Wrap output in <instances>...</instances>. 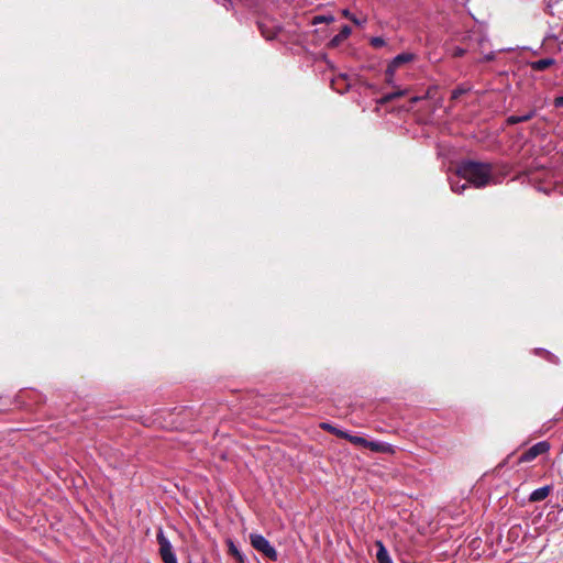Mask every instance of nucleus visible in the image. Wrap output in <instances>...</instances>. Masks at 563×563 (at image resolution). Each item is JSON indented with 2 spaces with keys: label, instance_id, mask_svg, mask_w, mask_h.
<instances>
[{
  "label": "nucleus",
  "instance_id": "nucleus-15",
  "mask_svg": "<svg viewBox=\"0 0 563 563\" xmlns=\"http://www.w3.org/2000/svg\"><path fill=\"white\" fill-rule=\"evenodd\" d=\"M229 553L239 562L244 563V555L240 552L233 541H228Z\"/></svg>",
  "mask_w": 563,
  "mask_h": 563
},
{
  "label": "nucleus",
  "instance_id": "nucleus-3",
  "mask_svg": "<svg viewBox=\"0 0 563 563\" xmlns=\"http://www.w3.org/2000/svg\"><path fill=\"white\" fill-rule=\"evenodd\" d=\"M551 445L548 441H540L529 448L521 456L520 462L533 461L537 456L549 452Z\"/></svg>",
  "mask_w": 563,
  "mask_h": 563
},
{
  "label": "nucleus",
  "instance_id": "nucleus-21",
  "mask_svg": "<svg viewBox=\"0 0 563 563\" xmlns=\"http://www.w3.org/2000/svg\"><path fill=\"white\" fill-rule=\"evenodd\" d=\"M395 73L396 71L389 73V65H388L386 71H385L386 82L388 85H393Z\"/></svg>",
  "mask_w": 563,
  "mask_h": 563
},
{
  "label": "nucleus",
  "instance_id": "nucleus-27",
  "mask_svg": "<svg viewBox=\"0 0 563 563\" xmlns=\"http://www.w3.org/2000/svg\"><path fill=\"white\" fill-rule=\"evenodd\" d=\"M316 20H319L320 22H323V20H325V19L322 18V16H318V18H316Z\"/></svg>",
  "mask_w": 563,
  "mask_h": 563
},
{
  "label": "nucleus",
  "instance_id": "nucleus-8",
  "mask_svg": "<svg viewBox=\"0 0 563 563\" xmlns=\"http://www.w3.org/2000/svg\"><path fill=\"white\" fill-rule=\"evenodd\" d=\"M375 545L377 548V553H376L377 562L378 563H393V560H391L386 547L384 545V543L380 540H377L375 542Z\"/></svg>",
  "mask_w": 563,
  "mask_h": 563
},
{
  "label": "nucleus",
  "instance_id": "nucleus-10",
  "mask_svg": "<svg viewBox=\"0 0 563 563\" xmlns=\"http://www.w3.org/2000/svg\"><path fill=\"white\" fill-rule=\"evenodd\" d=\"M352 33V30L349 25H344L341 31L339 32V34H336L331 41H330V45L331 46H338L340 45L344 40H346Z\"/></svg>",
  "mask_w": 563,
  "mask_h": 563
},
{
  "label": "nucleus",
  "instance_id": "nucleus-17",
  "mask_svg": "<svg viewBox=\"0 0 563 563\" xmlns=\"http://www.w3.org/2000/svg\"><path fill=\"white\" fill-rule=\"evenodd\" d=\"M369 43L374 48H380L386 44L385 40L379 36L372 37Z\"/></svg>",
  "mask_w": 563,
  "mask_h": 563
},
{
  "label": "nucleus",
  "instance_id": "nucleus-23",
  "mask_svg": "<svg viewBox=\"0 0 563 563\" xmlns=\"http://www.w3.org/2000/svg\"><path fill=\"white\" fill-rule=\"evenodd\" d=\"M495 58V54L493 52L486 54L484 57H483V60L484 62H490Z\"/></svg>",
  "mask_w": 563,
  "mask_h": 563
},
{
  "label": "nucleus",
  "instance_id": "nucleus-12",
  "mask_svg": "<svg viewBox=\"0 0 563 563\" xmlns=\"http://www.w3.org/2000/svg\"><path fill=\"white\" fill-rule=\"evenodd\" d=\"M536 115V111L531 110L522 115H510L507 118V123L512 125L521 122H527Z\"/></svg>",
  "mask_w": 563,
  "mask_h": 563
},
{
  "label": "nucleus",
  "instance_id": "nucleus-19",
  "mask_svg": "<svg viewBox=\"0 0 563 563\" xmlns=\"http://www.w3.org/2000/svg\"><path fill=\"white\" fill-rule=\"evenodd\" d=\"M164 563H178L175 553H168L161 556Z\"/></svg>",
  "mask_w": 563,
  "mask_h": 563
},
{
  "label": "nucleus",
  "instance_id": "nucleus-4",
  "mask_svg": "<svg viewBox=\"0 0 563 563\" xmlns=\"http://www.w3.org/2000/svg\"><path fill=\"white\" fill-rule=\"evenodd\" d=\"M415 58H416V55L412 54V53H409V52H405V53L398 54L388 64L389 65V73L396 71L401 65L408 64V63L415 60Z\"/></svg>",
  "mask_w": 563,
  "mask_h": 563
},
{
  "label": "nucleus",
  "instance_id": "nucleus-24",
  "mask_svg": "<svg viewBox=\"0 0 563 563\" xmlns=\"http://www.w3.org/2000/svg\"><path fill=\"white\" fill-rule=\"evenodd\" d=\"M554 104H555V107H558V108H563V97H558V98H555V100H554Z\"/></svg>",
  "mask_w": 563,
  "mask_h": 563
},
{
  "label": "nucleus",
  "instance_id": "nucleus-28",
  "mask_svg": "<svg viewBox=\"0 0 563 563\" xmlns=\"http://www.w3.org/2000/svg\"><path fill=\"white\" fill-rule=\"evenodd\" d=\"M231 1L230 0H223V5L227 7V3H230Z\"/></svg>",
  "mask_w": 563,
  "mask_h": 563
},
{
  "label": "nucleus",
  "instance_id": "nucleus-11",
  "mask_svg": "<svg viewBox=\"0 0 563 563\" xmlns=\"http://www.w3.org/2000/svg\"><path fill=\"white\" fill-rule=\"evenodd\" d=\"M549 494H550V487L543 486V487L534 489L531 493L529 500L530 501H541V500H544L549 496Z\"/></svg>",
  "mask_w": 563,
  "mask_h": 563
},
{
  "label": "nucleus",
  "instance_id": "nucleus-14",
  "mask_svg": "<svg viewBox=\"0 0 563 563\" xmlns=\"http://www.w3.org/2000/svg\"><path fill=\"white\" fill-rule=\"evenodd\" d=\"M320 427H321L322 430H325V431H328V432H330V433H332V434H334V435H336V437H339L341 439H344V437L346 435V431L338 429L336 427H334V426H332V424H330L328 422H322L320 424Z\"/></svg>",
  "mask_w": 563,
  "mask_h": 563
},
{
  "label": "nucleus",
  "instance_id": "nucleus-13",
  "mask_svg": "<svg viewBox=\"0 0 563 563\" xmlns=\"http://www.w3.org/2000/svg\"><path fill=\"white\" fill-rule=\"evenodd\" d=\"M344 439L347 440L349 442H351L352 444L368 449L369 440H367L363 437L353 435V434H350L349 432H346V435L344 437Z\"/></svg>",
  "mask_w": 563,
  "mask_h": 563
},
{
  "label": "nucleus",
  "instance_id": "nucleus-6",
  "mask_svg": "<svg viewBox=\"0 0 563 563\" xmlns=\"http://www.w3.org/2000/svg\"><path fill=\"white\" fill-rule=\"evenodd\" d=\"M450 186L453 192L462 194L467 187L468 183L459 175V169L456 170V175L450 177Z\"/></svg>",
  "mask_w": 563,
  "mask_h": 563
},
{
  "label": "nucleus",
  "instance_id": "nucleus-25",
  "mask_svg": "<svg viewBox=\"0 0 563 563\" xmlns=\"http://www.w3.org/2000/svg\"><path fill=\"white\" fill-rule=\"evenodd\" d=\"M340 79H336V80H332L331 85H332V88L339 92H343V90L345 88H340V87H336V82L339 81Z\"/></svg>",
  "mask_w": 563,
  "mask_h": 563
},
{
  "label": "nucleus",
  "instance_id": "nucleus-18",
  "mask_svg": "<svg viewBox=\"0 0 563 563\" xmlns=\"http://www.w3.org/2000/svg\"><path fill=\"white\" fill-rule=\"evenodd\" d=\"M470 90L468 87H457L452 91V99H457Z\"/></svg>",
  "mask_w": 563,
  "mask_h": 563
},
{
  "label": "nucleus",
  "instance_id": "nucleus-1",
  "mask_svg": "<svg viewBox=\"0 0 563 563\" xmlns=\"http://www.w3.org/2000/svg\"><path fill=\"white\" fill-rule=\"evenodd\" d=\"M459 175L476 188H484L494 180V167L489 163L465 161L459 165Z\"/></svg>",
  "mask_w": 563,
  "mask_h": 563
},
{
  "label": "nucleus",
  "instance_id": "nucleus-16",
  "mask_svg": "<svg viewBox=\"0 0 563 563\" xmlns=\"http://www.w3.org/2000/svg\"><path fill=\"white\" fill-rule=\"evenodd\" d=\"M405 95V90H397V91H394V92H390V93H386L380 99H379V103L380 104H385L394 99H397V98H400Z\"/></svg>",
  "mask_w": 563,
  "mask_h": 563
},
{
  "label": "nucleus",
  "instance_id": "nucleus-2",
  "mask_svg": "<svg viewBox=\"0 0 563 563\" xmlns=\"http://www.w3.org/2000/svg\"><path fill=\"white\" fill-rule=\"evenodd\" d=\"M250 541L256 551L263 553L269 560H277V551L265 537L262 534L252 533L250 534Z\"/></svg>",
  "mask_w": 563,
  "mask_h": 563
},
{
  "label": "nucleus",
  "instance_id": "nucleus-20",
  "mask_svg": "<svg viewBox=\"0 0 563 563\" xmlns=\"http://www.w3.org/2000/svg\"><path fill=\"white\" fill-rule=\"evenodd\" d=\"M466 53V49L460 47V46H456L452 49V56L453 57H462L464 56Z\"/></svg>",
  "mask_w": 563,
  "mask_h": 563
},
{
  "label": "nucleus",
  "instance_id": "nucleus-5",
  "mask_svg": "<svg viewBox=\"0 0 563 563\" xmlns=\"http://www.w3.org/2000/svg\"><path fill=\"white\" fill-rule=\"evenodd\" d=\"M368 449L373 452L385 453V454H395L396 449L394 445L380 442V441H369Z\"/></svg>",
  "mask_w": 563,
  "mask_h": 563
},
{
  "label": "nucleus",
  "instance_id": "nucleus-26",
  "mask_svg": "<svg viewBox=\"0 0 563 563\" xmlns=\"http://www.w3.org/2000/svg\"><path fill=\"white\" fill-rule=\"evenodd\" d=\"M342 15L349 20H351V16L353 15L349 9L342 10Z\"/></svg>",
  "mask_w": 563,
  "mask_h": 563
},
{
  "label": "nucleus",
  "instance_id": "nucleus-22",
  "mask_svg": "<svg viewBox=\"0 0 563 563\" xmlns=\"http://www.w3.org/2000/svg\"><path fill=\"white\" fill-rule=\"evenodd\" d=\"M351 21L355 24V25H358V26H362L366 23V19H357L355 15H352L351 16Z\"/></svg>",
  "mask_w": 563,
  "mask_h": 563
},
{
  "label": "nucleus",
  "instance_id": "nucleus-7",
  "mask_svg": "<svg viewBox=\"0 0 563 563\" xmlns=\"http://www.w3.org/2000/svg\"><path fill=\"white\" fill-rule=\"evenodd\" d=\"M157 543L159 545V555L163 556L168 553H173V547L166 536L164 534L163 530H159L157 533Z\"/></svg>",
  "mask_w": 563,
  "mask_h": 563
},
{
  "label": "nucleus",
  "instance_id": "nucleus-9",
  "mask_svg": "<svg viewBox=\"0 0 563 563\" xmlns=\"http://www.w3.org/2000/svg\"><path fill=\"white\" fill-rule=\"evenodd\" d=\"M554 64H555V59L548 57V58H542V59L531 62L529 65H530V68L534 71H543V70L548 69L549 67L553 66Z\"/></svg>",
  "mask_w": 563,
  "mask_h": 563
}]
</instances>
